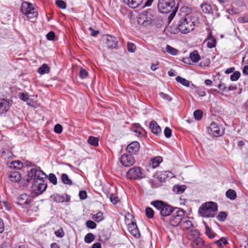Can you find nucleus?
<instances>
[{
  "instance_id": "1",
  "label": "nucleus",
  "mask_w": 248,
  "mask_h": 248,
  "mask_svg": "<svg viewBox=\"0 0 248 248\" xmlns=\"http://www.w3.org/2000/svg\"><path fill=\"white\" fill-rule=\"evenodd\" d=\"M47 178L46 173L39 168H32L28 173L27 180L32 182V191L38 195L46 189Z\"/></svg>"
},
{
  "instance_id": "2",
  "label": "nucleus",
  "mask_w": 248,
  "mask_h": 248,
  "mask_svg": "<svg viewBox=\"0 0 248 248\" xmlns=\"http://www.w3.org/2000/svg\"><path fill=\"white\" fill-rule=\"evenodd\" d=\"M191 16H187L180 21L178 24V28L173 29L170 27V32L171 33H176L178 31L184 34H186L193 31L194 29V22L192 20Z\"/></svg>"
},
{
  "instance_id": "3",
  "label": "nucleus",
  "mask_w": 248,
  "mask_h": 248,
  "mask_svg": "<svg viewBox=\"0 0 248 248\" xmlns=\"http://www.w3.org/2000/svg\"><path fill=\"white\" fill-rule=\"evenodd\" d=\"M157 7L161 13H170V16H175L178 9V6H175V0H159Z\"/></svg>"
},
{
  "instance_id": "4",
  "label": "nucleus",
  "mask_w": 248,
  "mask_h": 248,
  "mask_svg": "<svg viewBox=\"0 0 248 248\" xmlns=\"http://www.w3.org/2000/svg\"><path fill=\"white\" fill-rule=\"evenodd\" d=\"M217 211V204L214 202H206L199 208V212L203 217H213Z\"/></svg>"
},
{
  "instance_id": "5",
  "label": "nucleus",
  "mask_w": 248,
  "mask_h": 248,
  "mask_svg": "<svg viewBox=\"0 0 248 248\" xmlns=\"http://www.w3.org/2000/svg\"><path fill=\"white\" fill-rule=\"evenodd\" d=\"M131 24L134 26L147 27L154 24V20L151 16H131L130 19Z\"/></svg>"
},
{
  "instance_id": "6",
  "label": "nucleus",
  "mask_w": 248,
  "mask_h": 248,
  "mask_svg": "<svg viewBox=\"0 0 248 248\" xmlns=\"http://www.w3.org/2000/svg\"><path fill=\"white\" fill-rule=\"evenodd\" d=\"M151 204L160 211L162 216L166 217L170 215L172 212L171 206L161 201H155L151 202Z\"/></svg>"
},
{
  "instance_id": "7",
  "label": "nucleus",
  "mask_w": 248,
  "mask_h": 248,
  "mask_svg": "<svg viewBox=\"0 0 248 248\" xmlns=\"http://www.w3.org/2000/svg\"><path fill=\"white\" fill-rule=\"evenodd\" d=\"M199 234V232L196 230H192L188 233V238L192 241V248H202L204 245V241L198 236Z\"/></svg>"
},
{
  "instance_id": "8",
  "label": "nucleus",
  "mask_w": 248,
  "mask_h": 248,
  "mask_svg": "<svg viewBox=\"0 0 248 248\" xmlns=\"http://www.w3.org/2000/svg\"><path fill=\"white\" fill-rule=\"evenodd\" d=\"M185 216V211L183 210H178L171 216L169 221L170 224L172 226H177L184 219Z\"/></svg>"
},
{
  "instance_id": "9",
  "label": "nucleus",
  "mask_w": 248,
  "mask_h": 248,
  "mask_svg": "<svg viewBox=\"0 0 248 248\" xmlns=\"http://www.w3.org/2000/svg\"><path fill=\"white\" fill-rule=\"evenodd\" d=\"M20 11L23 14L28 15L30 14L37 16V7L34 5L27 1H23L21 6Z\"/></svg>"
},
{
  "instance_id": "10",
  "label": "nucleus",
  "mask_w": 248,
  "mask_h": 248,
  "mask_svg": "<svg viewBox=\"0 0 248 248\" xmlns=\"http://www.w3.org/2000/svg\"><path fill=\"white\" fill-rule=\"evenodd\" d=\"M142 169L140 167H133L127 172L126 177L129 179L136 180L143 177Z\"/></svg>"
},
{
  "instance_id": "11",
  "label": "nucleus",
  "mask_w": 248,
  "mask_h": 248,
  "mask_svg": "<svg viewBox=\"0 0 248 248\" xmlns=\"http://www.w3.org/2000/svg\"><path fill=\"white\" fill-rule=\"evenodd\" d=\"M32 201V198L26 194H21L17 198V204L23 208H28Z\"/></svg>"
},
{
  "instance_id": "12",
  "label": "nucleus",
  "mask_w": 248,
  "mask_h": 248,
  "mask_svg": "<svg viewBox=\"0 0 248 248\" xmlns=\"http://www.w3.org/2000/svg\"><path fill=\"white\" fill-rule=\"evenodd\" d=\"M120 162L123 166L128 167L134 164L135 160L131 155L123 154L121 157Z\"/></svg>"
},
{
  "instance_id": "13",
  "label": "nucleus",
  "mask_w": 248,
  "mask_h": 248,
  "mask_svg": "<svg viewBox=\"0 0 248 248\" xmlns=\"http://www.w3.org/2000/svg\"><path fill=\"white\" fill-rule=\"evenodd\" d=\"M106 46L109 48H115L117 47L118 42L116 39L109 35H107L105 38Z\"/></svg>"
},
{
  "instance_id": "14",
  "label": "nucleus",
  "mask_w": 248,
  "mask_h": 248,
  "mask_svg": "<svg viewBox=\"0 0 248 248\" xmlns=\"http://www.w3.org/2000/svg\"><path fill=\"white\" fill-rule=\"evenodd\" d=\"M208 132L210 134L218 137L221 135L218 125L215 123L212 122L209 127Z\"/></svg>"
},
{
  "instance_id": "15",
  "label": "nucleus",
  "mask_w": 248,
  "mask_h": 248,
  "mask_svg": "<svg viewBox=\"0 0 248 248\" xmlns=\"http://www.w3.org/2000/svg\"><path fill=\"white\" fill-rule=\"evenodd\" d=\"M51 197L57 202H68L70 200V197L66 194L62 195L55 194Z\"/></svg>"
},
{
  "instance_id": "16",
  "label": "nucleus",
  "mask_w": 248,
  "mask_h": 248,
  "mask_svg": "<svg viewBox=\"0 0 248 248\" xmlns=\"http://www.w3.org/2000/svg\"><path fill=\"white\" fill-rule=\"evenodd\" d=\"M128 229L130 233L135 237H140V233L135 223L132 222L129 224L128 226Z\"/></svg>"
},
{
  "instance_id": "17",
  "label": "nucleus",
  "mask_w": 248,
  "mask_h": 248,
  "mask_svg": "<svg viewBox=\"0 0 248 248\" xmlns=\"http://www.w3.org/2000/svg\"><path fill=\"white\" fill-rule=\"evenodd\" d=\"M140 147V144L138 141H133L127 146L126 150L130 154H135L139 151Z\"/></svg>"
},
{
  "instance_id": "18",
  "label": "nucleus",
  "mask_w": 248,
  "mask_h": 248,
  "mask_svg": "<svg viewBox=\"0 0 248 248\" xmlns=\"http://www.w3.org/2000/svg\"><path fill=\"white\" fill-rule=\"evenodd\" d=\"M9 108V102L7 100L0 99V114L5 113Z\"/></svg>"
},
{
  "instance_id": "19",
  "label": "nucleus",
  "mask_w": 248,
  "mask_h": 248,
  "mask_svg": "<svg viewBox=\"0 0 248 248\" xmlns=\"http://www.w3.org/2000/svg\"><path fill=\"white\" fill-rule=\"evenodd\" d=\"M143 0H124V2L132 8H136L140 6Z\"/></svg>"
},
{
  "instance_id": "20",
  "label": "nucleus",
  "mask_w": 248,
  "mask_h": 248,
  "mask_svg": "<svg viewBox=\"0 0 248 248\" xmlns=\"http://www.w3.org/2000/svg\"><path fill=\"white\" fill-rule=\"evenodd\" d=\"M150 128L152 132L157 135L161 133V129L155 121H152L150 124Z\"/></svg>"
},
{
  "instance_id": "21",
  "label": "nucleus",
  "mask_w": 248,
  "mask_h": 248,
  "mask_svg": "<svg viewBox=\"0 0 248 248\" xmlns=\"http://www.w3.org/2000/svg\"><path fill=\"white\" fill-rule=\"evenodd\" d=\"M10 180L13 182H17L19 181L21 178L20 173L17 171L11 172L9 175Z\"/></svg>"
},
{
  "instance_id": "22",
  "label": "nucleus",
  "mask_w": 248,
  "mask_h": 248,
  "mask_svg": "<svg viewBox=\"0 0 248 248\" xmlns=\"http://www.w3.org/2000/svg\"><path fill=\"white\" fill-rule=\"evenodd\" d=\"M192 11L193 10L191 8L187 6H183L181 7L178 14L179 16H188L193 14Z\"/></svg>"
},
{
  "instance_id": "23",
  "label": "nucleus",
  "mask_w": 248,
  "mask_h": 248,
  "mask_svg": "<svg viewBox=\"0 0 248 248\" xmlns=\"http://www.w3.org/2000/svg\"><path fill=\"white\" fill-rule=\"evenodd\" d=\"M162 158L160 156H156L151 160V163L150 165L153 168H155L157 167L160 163L162 162Z\"/></svg>"
},
{
  "instance_id": "24",
  "label": "nucleus",
  "mask_w": 248,
  "mask_h": 248,
  "mask_svg": "<svg viewBox=\"0 0 248 248\" xmlns=\"http://www.w3.org/2000/svg\"><path fill=\"white\" fill-rule=\"evenodd\" d=\"M184 219V221L182 220L180 224L181 227L183 230L189 229L193 227L191 221L188 219L185 220V218Z\"/></svg>"
},
{
  "instance_id": "25",
  "label": "nucleus",
  "mask_w": 248,
  "mask_h": 248,
  "mask_svg": "<svg viewBox=\"0 0 248 248\" xmlns=\"http://www.w3.org/2000/svg\"><path fill=\"white\" fill-rule=\"evenodd\" d=\"M208 42L207 46L208 47L212 48L216 46V39L212 36L211 33H210L207 37Z\"/></svg>"
},
{
  "instance_id": "26",
  "label": "nucleus",
  "mask_w": 248,
  "mask_h": 248,
  "mask_svg": "<svg viewBox=\"0 0 248 248\" xmlns=\"http://www.w3.org/2000/svg\"><path fill=\"white\" fill-rule=\"evenodd\" d=\"M189 58L193 62H197L200 60V56L196 50L192 52L189 55Z\"/></svg>"
},
{
  "instance_id": "27",
  "label": "nucleus",
  "mask_w": 248,
  "mask_h": 248,
  "mask_svg": "<svg viewBox=\"0 0 248 248\" xmlns=\"http://www.w3.org/2000/svg\"><path fill=\"white\" fill-rule=\"evenodd\" d=\"M186 188V186L185 185H175L173 187V191L175 194H180L185 191Z\"/></svg>"
},
{
  "instance_id": "28",
  "label": "nucleus",
  "mask_w": 248,
  "mask_h": 248,
  "mask_svg": "<svg viewBox=\"0 0 248 248\" xmlns=\"http://www.w3.org/2000/svg\"><path fill=\"white\" fill-rule=\"evenodd\" d=\"M23 163L19 160L12 161L10 165V168L18 170L21 169L23 167Z\"/></svg>"
},
{
  "instance_id": "29",
  "label": "nucleus",
  "mask_w": 248,
  "mask_h": 248,
  "mask_svg": "<svg viewBox=\"0 0 248 248\" xmlns=\"http://www.w3.org/2000/svg\"><path fill=\"white\" fill-rule=\"evenodd\" d=\"M50 68L46 64H43L38 70V72L43 75L49 72Z\"/></svg>"
},
{
  "instance_id": "30",
  "label": "nucleus",
  "mask_w": 248,
  "mask_h": 248,
  "mask_svg": "<svg viewBox=\"0 0 248 248\" xmlns=\"http://www.w3.org/2000/svg\"><path fill=\"white\" fill-rule=\"evenodd\" d=\"M205 233L210 239L213 238L216 236V234L205 223Z\"/></svg>"
},
{
  "instance_id": "31",
  "label": "nucleus",
  "mask_w": 248,
  "mask_h": 248,
  "mask_svg": "<svg viewBox=\"0 0 248 248\" xmlns=\"http://www.w3.org/2000/svg\"><path fill=\"white\" fill-rule=\"evenodd\" d=\"M226 197L232 200H234L236 197V192L231 189H228L226 192Z\"/></svg>"
},
{
  "instance_id": "32",
  "label": "nucleus",
  "mask_w": 248,
  "mask_h": 248,
  "mask_svg": "<svg viewBox=\"0 0 248 248\" xmlns=\"http://www.w3.org/2000/svg\"><path fill=\"white\" fill-rule=\"evenodd\" d=\"M201 9L204 14H210L212 11V8L210 5L204 3L201 5Z\"/></svg>"
},
{
  "instance_id": "33",
  "label": "nucleus",
  "mask_w": 248,
  "mask_h": 248,
  "mask_svg": "<svg viewBox=\"0 0 248 248\" xmlns=\"http://www.w3.org/2000/svg\"><path fill=\"white\" fill-rule=\"evenodd\" d=\"M215 243L219 248H221L224 246H226L228 243V242L226 238L222 237L219 240L215 241Z\"/></svg>"
},
{
  "instance_id": "34",
  "label": "nucleus",
  "mask_w": 248,
  "mask_h": 248,
  "mask_svg": "<svg viewBox=\"0 0 248 248\" xmlns=\"http://www.w3.org/2000/svg\"><path fill=\"white\" fill-rule=\"evenodd\" d=\"M92 218L96 222H99L104 219L103 214L101 212H98L96 214L93 215Z\"/></svg>"
},
{
  "instance_id": "35",
  "label": "nucleus",
  "mask_w": 248,
  "mask_h": 248,
  "mask_svg": "<svg viewBox=\"0 0 248 248\" xmlns=\"http://www.w3.org/2000/svg\"><path fill=\"white\" fill-rule=\"evenodd\" d=\"M166 50L168 53L172 55H176L178 52V50L177 49L169 45L166 46Z\"/></svg>"
},
{
  "instance_id": "36",
  "label": "nucleus",
  "mask_w": 248,
  "mask_h": 248,
  "mask_svg": "<svg viewBox=\"0 0 248 248\" xmlns=\"http://www.w3.org/2000/svg\"><path fill=\"white\" fill-rule=\"evenodd\" d=\"M13 154L11 152L8 150H3L1 154V156L4 159L10 158L12 157Z\"/></svg>"
},
{
  "instance_id": "37",
  "label": "nucleus",
  "mask_w": 248,
  "mask_h": 248,
  "mask_svg": "<svg viewBox=\"0 0 248 248\" xmlns=\"http://www.w3.org/2000/svg\"><path fill=\"white\" fill-rule=\"evenodd\" d=\"M98 139L93 136L89 137L88 140V142L91 145L97 146L98 145Z\"/></svg>"
},
{
  "instance_id": "38",
  "label": "nucleus",
  "mask_w": 248,
  "mask_h": 248,
  "mask_svg": "<svg viewBox=\"0 0 248 248\" xmlns=\"http://www.w3.org/2000/svg\"><path fill=\"white\" fill-rule=\"evenodd\" d=\"M176 80L178 82L182 84L185 86L188 87L189 86V81L184 78L178 76L176 78Z\"/></svg>"
},
{
  "instance_id": "39",
  "label": "nucleus",
  "mask_w": 248,
  "mask_h": 248,
  "mask_svg": "<svg viewBox=\"0 0 248 248\" xmlns=\"http://www.w3.org/2000/svg\"><path fill=\"white\" fill-rule=\"evenodd\" d=\"M94 239V235L92 233H87L84 238L85 243L89 244L92 242Z\"/></svg>"
},
{
  "instance_id": "40",
  "label": "nucleus",
  "mask_w": 248,
  "mask_h": 248,
  "mask_svg": "<svg viewBox=\"0 0 248 248\" xmlns=\"http://www.w3.org/2000/svg\"><path fill=\"white\" fill-rule=\"evenodd\" d=\"M145 213L146 217L149 218L154 217V211L151 207H146L145 209Z\"/></svg>"
},
{
  "instance_id": "41",
  "label": "nucleus",
  "mask_w": 248,
  "mask_h": 248,
  "mask_svg": "<svg viewBox=\"0 0 248 248\" xmlns=\"http://www.w3.org/2000/svg\"><path fill=\"white\" fill-rule=\"evenodd\" d=\"M62 180V182L66 185H71L72 184V181L69 179L68 175L66 174H62L61 176Z\"/></svg>"
},
{
  "instance_id": "42",
  "label": "nucleus",
  "mask_w": 248,
  "mask_h": 248,
  "mask_svg": "<svg viewBox=\"0 0 248 248\" xmlns=\"http://www.w3.org/2000/svg\"><path fill=\"white\" fill-rule=\"evenodd\" d=\"M240 75L241 74L239 72H234L233 74L231 75L230 77V79L232 81H236L239 78Z\"/></svg>"
},
{
  "instance_id": "43",
  "label": "nucleus",
  "mask_w": 248,
  "mask_h": 248,
  "mask_svg": "<svg viewBox=\"0 0 248 248\" xmlns=\"http://www.w3.org/2000/svg\"><path fill=\"white\" fill-rule=\"evenodd\" d=\"M56 4L58 7L61 9H65L66 7V2L62 0H56Z\"/></svg>"
},
{
  "instance_id": "44",
  "label": "nucleus",
  "mask_w": 248,
  "mask_h": 248,
  "mask_svg": "<svg viewBox=\"0 0 248 248\" xmlns=\"http://www.w3.org/2000/svg\"><path fill=\"white\" fill-rule=\"evenodd\" d=\"M202 115V112L201 110H196L194 112V116L196 120H200Z\"/></svg>"
},
{
  "instance_id": "45",
  "label": "nucleus",
  "mask_w": 248,
  "mask_h": 248,
  "mask_svg": "<svg viewBox=\"0 0 248 248\" xmlns=\"http://www.w3.org/2000/svg\"><path fill=\"white\" fill-rule=\"evenodd\" d=\"M86 226L92 229H95L96 227V223L92 220H89L86 222Z\"/></svg>"
},
{
  "instance_id": "46",
  "label": "nucleus",
  "mask_w": 248,
  "mask_h": 248,
  "mask_svg": "<svg viewBox=\"0 0 248 248\" xmlns=\"http://www.w3.org/2000/svg\"><path fill=\"white\" fill-rule=\"evenodd\" d=\"M79 77L82 78H86L88 76V73L84 69H81L79 73Z\"/></svg>"
},
{
  "instance_id": "47",
  "label": "nucleus",
  "mask_w": 248,
  "mask_h": 248,
  "mask_svg": "<svg viewBox=\"0 0 248 248\" xmlns=\"http://www.w3.org/2000/svg\"><path fill=\"white\" fill-rule=\"evenodd\" d=\"M227 217V214L224 212H221L217 216V217L219 221H223L225 220Z\"/></svg>"
},
{
  "instance_id": "48",
  "label": "nucleus",
  "mask_w": 248,
  "mask_h": 248,
  "mask_svg": "<svg viewBox=\"0 0 248 248\" xmlns=\"http://www.w3.org/2000/svg\"><path fill=\"white\" fill-rule=\"evenodd\" d=\"M48 179L50 181V182L51 183H52L53 184H54V185L57 184V178H56L55 175L53 173L49 174V176H48Z\"/></svg>"
},
{
  "instance_id": "49",
  "label": "nucleus",
  "mask_w": 248,
  "mask_h": 248,
  "mask_svg": "<svg viewBox=\"0 0 248 248\" xmlns=\"http://www.w3.org/2000/svg\"><path fill=\"white\" fill-rule=\"evenodd\" d=\"M169 172L168 171H164L162 172L158 176V178L160 179L161 182L165 181V179L168 177V173Z\"/></svg>"
},
{
  "instance_id": "50",
  "label": "nucleus",
  "mask_w": 248,
  "mask_h": 248,
  "mask_svg": "<svg viewBox=\"0 0 248 248\" xmlns=\"http://www.w3.org/2000/svg\"><path fill=\"white\" fill-rule=\"evenodd\" d=\"M54 131L56 133L61 134L62 131V127L60 124H57L55 125Z\"/></svg>"
},
{
  "instance_id": "51",
  "label": "nucleus",
  "mask_w": 248,
  "mask_h": 248,
  "mask_svg": "<svg viewBox=\"0 0 248 248\" xmlns=\"http://www.w3.org/2000/svg\"><path fill=\"white\" fill-rule=\"evenodd\" d=\"M18 97L24 101H27L29 99L28 94L24 93H20L18 94Z\"/></svg>"
},
{
  "instance_id": "52",
  "label": "nucleus",
  "mask_w": 248,
  "mask_h": 248,
  "mask_svg": "<svg viewBox=\"0 0 248 248\" xmlns=\"http://www.w3.org/2000/svg\"><path fill=\"white\" fill-rule=\"evenodd\" d=\"M196 93L200 96H204L206 94L203 88H197Z\"/></svg>"
},
{
  "instance_id": "53",
  "label": "nucleus",
  "mask_w": 248,
  "mask_h": 248,
  "mask_svg": "<svg viewBox=\"0 0 248 248\" xmlns=\"http://www.w3.org/2000/svg\"><path fill=\"white\" fill-rule=\"evenodd\" d=\"M159 95L161 98L168 101H171L172 100V98L167 94L160 93Z\"/></svg>"
},
{
  "instance_id": "54",
  "label": "nucleus",
  "mask_w": 248,
  "mask_h": 248,
  "mask_svg": "<svg viewBox=\"0 0 248 248\" xmlns=\"http://www.w3.org/2000/svg\"><path fill=\"white\" fill-rule=\"evenodd\" d=\"M55 234L57 237L62 238L64 236V232L62 229H60L55 232Z\"/></svg>"
},
{
  "instance_id": "55",
  "label": "nucleus",
  "mask_w": 248,
  "mask_h": 248,
  "mask_svg": "<svg viewBox=\"0 0 248 248\" xmlns=\"http://www.w3.org/2000/svg\"><path fill=\"white\" fill-rule=\"evenodd\" d=\"M136 49V46L133 43H128L127 50L131 52H134Z\"/></svg>"
},
{
  "instance_id": "56",
  "label": "nucleus",
  "mask_w": 248,
  "mask_h": 248,
  "mask_svg": "<svg viewBox=\"0 0 248 248\" xmlns=\"http://www.w3.org/2000/svg\"><path fill=\"white\" fill-rule=\"evenodd\" d=\"M171 130L170 128L168 127L165 128L164 130V134L166 138H170L171 136Z\"/></svg>"
},
{
  "instance_id": "57",
  "label": "nucleus",
  "mask_w": 248,
  "mask_h": 248,
  "mask_svg": "<svg viewBox=\"0 0 248 248\" xmlns=\"http://www.w3.org/2000/svg\"><path fill=\"white\" fill-rule=\"evenodd\" d=\"M46 36L47 40L52 41L54 39L55 34L53 31H50L46 34Z\"/></svg>"
},
{
  "instance_id": "58",
  "label": "nucleus",
  "mask_w": 248,
  "mask_h": 248,
  "mask_svg": "<svg viewBox=\"0 0 248 248\" xmlns=\"http://www.w3.org/2000/svg\"><path fill=\"white\" fill-rule=\"evenodd\" d=\"M110 200L112 203H113L114 204H116L118 201V198L117 196H116L115 195H111L110 197Z\"/></svg>"
},
{
  "instance_id": "59",
  "label": "nucleus",
  "mask_w": 248,
  "mask_h": 248,
  "mask_svg": "<svg viewBox=\"0 0 248 248\" xmlns=\"http://www.w3.org/2000/svg\"><path fill=\"white\" fill-rule=\"evenodd\" d=\"M89 30L91 31V35L94 37L96 36L99 33V31L94 30L92 27H89Z\"/></svg>"
},
{
  "instance_id": "60",
  "label": "nucleus",
  "mask_w": 248,
  "mask_h": 248,
  "mask_svg": "<svg viewBox=\"0 0 248 248\" xmlns=\"http://www.w3.org/2000/svg\"><path fill=\"white\" fill-rule=\"evenodd\" d=\"M79 196L80 199L84 200L87 198V193L85 190L80 191L79 193Z\"/></svg>"
},
{
  "instance_id": "61",
  "label": "nucleus",
  "mask_w": 248,
  "mask_h": 248,
  "mask_svg": "<svg viewBox=\"0 0 248 248\" xmlns=\"http://www.w3.org/2000/svg\"><path fill=\"white\" fill-rule=\"evenodd\" d=\"M238 21L241 23L248 22V16H240L238 19Z\"/></svg>"
},
{
  "instance_id": "62",
  "label": "nucleus",
  "mask_w": 248,
  "mask_h": 248,
  "mask_svg": "<svg viewBox=\"0 0 248 248\" xmlns=\"http://www.w3.org/2000/svg\"><path fill=\"white\" fill-rule=\"evenodd\" d=\"M218 88L222 91H227V87L225 86V84L222 83H220L217 86Z\"/></svg>"
},
{
  "instance_id": "63",
  "label": "nucleus",
  "mask_w": 248,
  "mask_h": 248,
  "mask_svg": "<svg viewBox=\"0 0 248 248\" xmlns=\"http://www.w3.org/2000/svg\"><path fill=\"white\" fill-rule=\"evenodd\" d=\"M243 62L244 63L248 64V52L246 53L243 58Z\"/></svg>"
},
{
  "instance_id": "64",
  "label": "nucleus",
  "mask_w": 248,
  "mask_h": 248,
  "mask_svg": "<svg viewBox=\"0 0 248 248\" xmlns=\"http://www.w3.org/2000/svg\"><path fill=\"white\" fill-rule=\"evenodd\" d=\"M243 73L246 75H248V65H246L244 67Z\"/></svg>"
}]
</instances>
